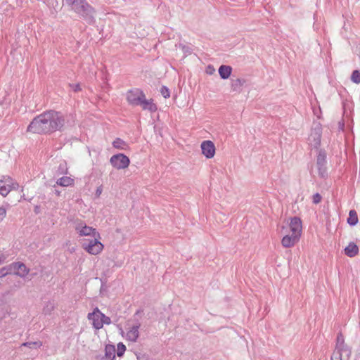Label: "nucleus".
I'll use <instances>...</instances> for the list:
<instances>
[{
	"label": "nucleus",
	"instance_id": "1",
	"mask_svg": "<svg viewBox=\"0 0 360 360\" xmlns=\"http://www.w3.org/2000/svg\"><path fill=\"white\" fill-rule=\"evenodd\" d=\"M65 119L62 112L56 110H47L36 116L30 123L27 131L47 134L56 131H62Z\"/></svg>",
	"mask_w": 360,
	"mask_h": 360
},
{
	"label": "nucleus",
	"instance_id": "2",
	"mask_svg": "<svg viewBox=\"0 0 360 360\" xmlns=\"http://www.w3.org/2000/svg\"><path fill=\"white\" fill-rule=\"evenodd\" d=\"M290 233L285 234L281 240L284 248H291L299 240L302 231V222L300 218L295 217L291 219L289 224Z\"/></svg>",
	"mask_w": 360,
	"mask_h": 360
},
{
	"label": "nucleus",
	"instance_id": "3",
	"mask_svg": "<svg viewBox=\"0 0 360 360\" xmlns=\"http://www.w3.org/2000/svg\"><path fill=\"white\" fill-rule=\"evenodd\" d=\"M65 3L71 6V9L80 15L89 23L94 22L95 10L86 0H65Z\"/></svg>",
	"mask_w": 360,
	"mask_h": 360
},
{
	"label": "nucleus",
	"instance_id": "4",
	"mask_svg": "<svg viewBox=\"0 0 360 360\" xmlns=\"http://www.w3.org/2000/svg\"><path fill=\"white\" fill-rule=\"evenodd\" d=\"M352 349L345 342L341 332L337 335L335 349L331 355L330 360H349Z\"/></svg>",
	"mask_w": 360,
	"mask_h": 360
},
{
	"label": "nucleus",
	"instance_id": "5",
	"mask_svg": "<svg viewBox=\"0 0 360 360\" xmlns=\"http://www.w3.org/2000/svg\"><path fill=\"white\" fill-rule=\"evenodd\" d=\"M19 184L8 176L0 178V194L6 196L12 190H17Z\"/></svg>",
	"mask_w": 360,
	"mask_h": 360
},
{
	"label": "nucleus",
	"instance_id": "6",
	"mask_svg": "<svg viewBox=\"0 0 360 360\" xmlns=\"http://www.w3.org/2000/svg\"><path fill=\"white\" fill-rule=\"evenodd\" d=\"M98 238L95 237L91 240H85L82 243V248L91 255H98L103 248V245L98 240Z\"/></svg>",
	"mask_w": 360,
	"mask_h": 360
},
{
	"label": "nucleus",
	"instance_id": "7",
	"mask_svg": "<svg viewBox=\"0 0 360 360\" xmlns=\"http://www.w3.org/2000/svg\"><path fill=\"white\" fill-rule=\"evenodd\" d=\"M321 125L319 123L314 124L308 138L309 144L314 148H318L321 144Z\"/></svg>",
	"mask_w": 360,
	"mask_h": 360
},
{
	"label": "nucleus",
	"instance_id": "8",
	"mask_svg": "<svg viewBox=\"0 0 360 360\" xmlns=\"http://www.w3.org/2000/svg\"><path fill=\"white\" fill-rule=\"evenodd\" d=\"M110 164L117 169H123L129 165L130 160L127 156L122 153L112 155L110 159Z\"/></svg>",
	"mask_w": 360,
	"mask_h": 360
},
{
	"label": "nucleus",
	"instance_id": "9",
	"mask_svg": "<svg viewBox=\"0 0 360 360\" xmlns=\"http://www.w3.org/2000/svg\"><path fill=\"white\" fill-rule=\"evenodd\" d=\"M144 93L139 89H134L127 91L126 98L129 105L138 106L141 99H143Z\"/></svg>",
	"mask_w": 360,
	"mask_h": 360
},
{
	"label": "nucleus",
	"instance_id": "10",
	"mask_svg": "<svg viewBox=\"0 0 360 360\" xmlns=\"http://www.w3.org/2000/svg\"><path fill=\"white\" fill-rule=\"evenodd\" d=\"M326 154L324 150H319V153L316 159V165L319 171V175L321 178H325L327 176V169L326 167Z\"/></svg>",
	"mask_w": 360,
	"mask_h": 360
},
{
	"label": "nucleus",
	"instance_id": "11",
	"mask_svg": "<svg viewBox=\"0 0 360 360\" xmlns=\"http://www.w3.org/2000/svg\"><path fill=\"white\" fill-rule=\"evenodd\" d=\"M75 229L81 236H92L93 238L99 237V233L95 229L86 225V224L83 222L77 224Z\"/></svg>",
	"mask_w": 360,
	"mask_h": 360
},
{
	"label": "nucleus",
	"instance_id": "12",
	"mask_svg": "<svg viewBox=\"0 0 360 360\" xmlns=\"http://www.w3.org/2000/svg\"><path fill=\"white\" fill-rule=\"evenodd\" d=\"M101 315H102V312L98 307H96L92 312L89 313L87 315V319L91 321L93 327L96 330L102 328V318Z\"/></svg>",
	"mask_w": 360,
	"mask_h": 360
},
{
	"label": "nucleus",
	"instance_id": "13",
	"mask_svg": "<svg viewBox=\"0 0 360 360\" xmlns=\"http://www.w3.org/2000/svg\"><path fill=\"white\" fill-rule=\"evenodd\" d=\"M10 265L11 272L13 271L15 275L21 278H25L29 274L30 269L22 262H14Z\"/></svg>",
	"mask_w": 360,
	"mask_h": 360
},
{
	"label": "nucleus",
	"instance_id": "14",
	"mask_svg": "<svg viewBox=\"0 0 360 360\" xmlns=\"http://www.w3.org/2000/svg\"><path fill=\"white\" fill-rule=\"evenodd\" d=\"M202 153L207 158H212L215 154V146L211 141H204L201 143Z\"/></svg>",
	"mask_w": 360,
	"mask_h": 360
},
{
	"label": "nucleus",
	"instance_id": "15",
	"mask_svg": "<svg viewBox=\"0 0 360 360\" xmlns=\"http://www.w3.org/2000/svg\"><path fill=\"white\" fill-rule=\"evenodd\" d=\"M115 347L112 345H107L105 347V354L96 356V360H114L115 359Z\"/></svg>",
	"mask_w": 360,
	"mask_h": 360
},
{
	"label": "nucleus",
	"instance_id": "16",
	"mask_svg": "<svg viewBox=\"0 0 360 360\" xmlns=\"http://www.w3.org/2000/svg\"><path fill=\"white\" fill-rule=\"evenodd\" d=\"M139 106L143 110H148L151 112H155L158 109L156 105L153 103V99H146V96H143V99H141V101L139 104Z\"/></svg>",
	"mask_w": 360,
	"mask_h": 360
},
{
	"label": "nucleus",
	"instance_id": "17",
	"mask_svg": "<svg viewBox=\"0 0 360 360\" xmlns=\"http://www.w3.org/2000/svg\"><path fill=\"white\" fill-rule=\"evenodd\" d=\"M140 328V324H136L131 326L129 330L127 332L126 338L129 341L136 342L139 336V329Z\"/></svg>",
	"mask_w": 360,
	"mask_h": 360
},
{
	"label": "nucleus",
	"instance_id": "18",
	"mask_svg": "<svg viewBox=\"0 0 360 360\" xmlns=\"http://www.w3.org/2000/svg\"><path fill=\"white\" fill-rule=\"evenodd\" d=\"M358 253L359 248L354 242H350L345 248V254L349 257H353Z\"/></svg>",
	"mask_w": 360,
	"mask_h": 360
},
{
	"label": "nucleus",
	"instance_id": "19",
	"mask_svg": "<svg viewBox=\"0 0 360 360\" xmlns=\"http://www.w3.org/2000/svg\"><path fill=\"white\" fill-rule=\"evenodd\" d=\"M232 72V68L229 65H222L219 68V74L221 79H228Z\"/></svg>",
	"mask_w": 360,
	"mask_h": 360
},
{
	"label": "nucleus",
	"instance_id": "20",
	"mask_svg": "<svg viewBox=\"0 0 360 360\" xmlns=\"http://www.w3.org/2000/svg\"><path fill=\"white\" fill-rule=\"evenodd\" d=\"M55 309V303L53 300H49L44 303L42 313L44 315H50Z\"/></svg>",
	"mask_w": 360,
	"mask_h": 360
},
{
	"label": "nucleus",
	"instance_id": "21",
	"mask_svg": "<svg viewBox=\"0 0 360 360\" xmlns=\"http://www.w3.org/2000/svg\"><path fill=\"white\" fill-rule=\"evenodd\" d=\"M56 184L60 186L66 187L74 184V179L70 176H63L58 179Z\"/></svg>",
	"mask_w": 360,
	"mask_h": 360
},
{
	"label": "nucleus",
	"instance_id": "22",
	"mask_svg": "<svg viewBox=\"0 0 360 360\" xmlns=\"http://www.w3.org/2000/svg\"><path fill=\"white\" fill-rule=\"evenodd\" d=\"M245 82L244 79L237 78L236 79H232L231 81V89L233 91L240 92L241 90V86L243 85Z\"/></svg>",
	"mask_w": 360,
	"mask_h": 360
},
{
	"label": "nucleus",
	"instance_id": "23",
	"mask_svg": "<svg viewBox=\"0 0 360 360\" xmlns=\"http://www.w3.org/2000/svg\"><path fill=\"white\" fill-rule=\"evenodd\" d=\"M357 213L354 210H351L349 212V217L347 218V223L350 226H355L358 223Z\"/></svg>",
	"mask_w": 360,
	"mask_h": 360
},
{
	"label": "nucleus",
	"instance_id": "24",
	"mask_svg": "<svg viewBox=\"0 0 360 360\" xmlns=\"http://www.w3.org/2000/svg\"><path fill=\"white\" fill-rule=\"evenodd\" d=\"M114 148L120 150H125L127 147V143L120 138H116L112 142Z\"/></svg>",
	"mask_w": 360,
	"mask_h": 360
},
{
	"label": "nucleus",
	"instance_id": "25",
	"mask_svg": "<svg viewBox=\"0 0 360 360\" xmlns=\"http://www.w3.org/2000/svg\"><path fill=\"white\" fill-rule=\"evenodd\" d=\"M22 346L27 347L30 349H37L39 348L42 346V342L41 341L37 342H27L22 344Z\"/></svg>",
	"mask_w": 360,
	"mask_h": 360
},
{
	"label": "nucleus",
	"instance_id": "26",
	"mask_svg": "<svg viewBox=\"0 0 360 360\" xmlns=\"http://www.w3.org/2000/svg\"><path fill=\"white\" fill-rule=\"evenodd\" d=\"M351 81L356 84H360V71L358 70H355L352 72L351 75Z\"/></svg>",
	"mask_w": 360,
	"mask_h": 360
},
{
	"label": "nucleus",
	"instance_id": "27",
	"mask_svg": "<svg viewBox=\"0 0 360 360\" xmlns=\"http://www.w3.org/2000/svg\"><path fill=\"white\" fill-rule=\"evenodd\" d=\"M178 46L181 49V51L184 52L185 56H187L188 55L191 54L193 51V49L188 45H185L183 44H179Z\"/></svg>",
	"mask_w": 360,
	"mask_h": 360
},
{
	"label": "nucleus",
	"instance_id": "28",
	"mask_svg": "<svg viewBox=\"0 0 360 360\" xmlns=\"http://www.w3.org/2000/svg\"><path fill=\"white\" fill-rule=\"evenodd\" d=\"M126 351V346L122 342H119L117 345V354L119 357L122 356Z\"/></svg>",
	"mask_w": 360,
	"mask_h": 360
},
{
	"label": "nucleus",
	"instance_id": "29",
	"mask_svg": "<svg viewBox=\"0 0 360 360\" xmlns=\"http://www.w3.org/2000/svg\"><path fill=\"white\" fill-rule=\"evenodd\" d=\"M9 274H11V265L4 266L0 269V278H3Z\"/></svg>",
	"mask_w": 360,
	"mask_h": 360
},
{
	"label": "nucleus",
	"instance_id": "30",
	"mask_svg": "<svg viewBox=\"0 0 360 360\" xmlns=\"http://www.w3.org/2000/svg\"><path fill=\"white\" fill-rule=\"evenodd\" d=\"M68 173V167L65 162L60 163L58 168V174H64Z\"/></svg>",
	"mask_w": 360,
	"mask_h": 360
},
{
	"label": "nucleus",
	"instance_id": "31",
	"mask_svg": "<svg viewBox=\"0 0 360 360\" xmlns=\"http://www.w3.org/2000/svg\"><path fill=\"white\" fill-rule=\"evenodd\" d=\"M160 93L165 98H167L170 96V92L167 87L162 86L160 89Z\"/></svg>",
	"mask_w": 360,
	"mask_h": 360
},
{
	"label": "nucleus",
	"instance_id": "32",
	"mask_svg": "<svg viewBox=\"0 0 360 360\" xmlns=\"http://www.w3.org/2000/svg\"><path fill=\"white\" fill-rule=\"evenodd\" d=\"M101 317L102 318V328L103 327L104 324L110 325L111 323V319L110 317L105 316L103 313H102V315H101Z\"/></svg>",
	"mask_w": 360,
	"mask_h": 360
},
{
	"label": "nucleus",
	"instance_id": "33",
	"mask_svg": "<svg viewBox=\"0 0 360 360\" xmlns=\"http://www.w3.org/2000/svg\"><path fill=\"white\" fill-rule=\"evenodd\" d=\"M321 198H321V195H320L319 193H315V194L313 195V198H312V199H313V202H314V204H318V203H319V202H321Z\"/></svg>",
	"mask_w": 360,
	"mask_h": 360
},
{
	"label": "nucleus",
	"instance_id": "34",
	"mask_svg": "<svg viewBox=\"0 0 360 360\" xmlns=\"http://www.w3.org/2000/svg\"><path fill=\"white\" fill-rule=\"evenodd\" d=\"M6 216V210L4 207H0V222L3 221V219Z\"/></svg>",
	"mask_w": 360,
	"mask_h": 360
},
{
	"label": "nucleus",
	"instance_id": "35",
	"mask_svg": "<svg viewBox=\"0 0 360 360\" xmlns=\"http://www.w3.org/2000/svg\"><path fill=\"white\" fill-rule=\"evenodd\" d=\"M70 86L72 88L74 91H79L81 90L79 84H70Z\"/></svg>",
	"mask_w": 360,
	"mask_h": 360
},
{
	"label": "nucleus",
	"instance_id": "36",
	"mask_svg": "<svg viewBox=\"0 0 360 360\" xmlns=\"http://www.w3.org/2000/svg\"><path fill=\"white\" fill-rule=\"evenodd\" d=\"M4 316H5V311L0 307V321L4 317Z\"/></svg>",
	"mask_w": 360,
	"mask_h": 360
},
{
	"label": "nucleus",
	"instance_id": "37",
	"mask_svg": "<svg viewBox=\"0 0 360 360\" xmlns=\"http://www.w3.org/2000/svg\"><path fill=\"white\" fill-rule=\"evenodd\" d=\"M101 192H102V188H101V187H98V188L96 189V195L97 196H99V195H101Z\"/></svg>",
	"mask_w": 360,
	"mask_h": 360
},
{
	"label": "nucleus",
	"instance_id": "38",
	"mask_svg": "<svg viewBox=\"0 0 360 360\" xmlns=\"http://www.w3.org/2000/svg\"><path fill=\"white\" fill-rule=\"evenodd\" d=\"M55 193H56L57 195H60V191H58L56 190V191H55Z\"/></svg>",
	"mask_w": 360,
	"mask_h": 360
},
{
	"label": "nucleus",
	"instance_id": "39",
	"mask_svg": "<svg viewBox=\"0 0 360 360\" xmlns=\"http://www.w3.org/2000/svg\"><path fill=\"white\" fill-rule=\"evenodd\" d=\"M4 259H2V257L0 256V264L3 263Z\"/></svg>",
	"mask_w": 360,
	"mask_h": 360
}]
</instances>
